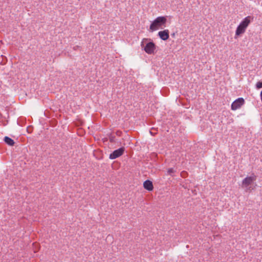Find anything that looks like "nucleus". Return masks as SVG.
I'll use <instances>...</instances> for the list:
<instances>
[{
  "label": "nucleus",
  "instance_id": "f257e3e1",
  "mask_svg": "<svg viewBox=\"0 0 262 262\" xmlns=\"http://www.w3.org/2000/svg\"><path fill=\"white\" fill-rule=\"evenodd\" d=\"M253 19V16H248L246 17L237 26L235 31V35L239 36L243 34L245 32L247 27L248 26L251 21Z\"/></svg>",
  "mask_w": 262,
  "mask_h": 262
},
{
  "label": "nucleus",
  "instance_id": "f03ea898",
  "mask_svg": "<svg viewBox=\"0 0 262 262\" xmlns=\"http://www.w3.org/2000/svg\"><path fill=\"white\" fill-rule=\"evenodd\" d=\"M167 19L164 16H159L157 17L150 24L149 29L152 32L162 28V26H165Z\"/></svg>",
  "mask_w": 262,
  "mask_h": 262
},
{
  "label": "nucleus",
  "instance_id": "7ed1b4c3",
  "mask_svg": "<svg viewBox=\"0 0 262 262\" xmlns=\"http://www.w3.org/2000/svg\"><path fill=\"white\" fill-rule=\"evenodd\" d=\"M147 40V38H144L141 42V46L142 48L144 49V50L146 53L148 54H153L156 48V46L154 42L150 41L147 43L146 45L144 46V42Z\"/></svg>",
  "mask_w": 262,
  "mask_h": 262
},
{
  "label": "nucleus",
  "instance_id": "20e7f679",
  "mask_svg": "<svg viewBox=\"0 0 262 262\" xmlns=\"http://www.w3.org/2000/svg\"><path fill=\"white\" fill-rule=\"evenodd\" d=\"M256 176L254 173H252L250 177H247L242 181V186L244 187H248L254 181H256Z\"/></svg>",
  "mask_w": 262,
  "mask_h": 262
},
{
  "label": "nucleus",
  "instance_id": "39448f33",
  "mask_svg": "<svg viewBox=\"0 0 262 262\" xmlns=\"http://www.w3.org/2000/svg\"><path fill=\"white\" fill-rule=\"evenodd\" d=\"M124 151L125 148L123 147H121L116 150H115L110 155L109 158L112 160L115 159L122 156L124 154Z\"/></svg>",
  "mask_w": 262,
  "mask_h": 262
},
{
  "label": "nucleus",
  "instance_id": "423d86ee",
  "mask_svg": "<svg viewBox=\"0 0 262 262\" xmlns=\"http://www.w3.org/2000/svg\"><path fill=\"white\" fill-rule=\"evenodd\" d=\"M245 100L243 98H238L236 99L231 104V109L236 110L241 107L244 104Z\"/></svg>",
  "mask_w": 262,
  "mask_h": 262
},
{
  "label": "nucleus",
  "instance_id": "0eeeda50",
  "mask_svg": "<svg viewBox=\"0 0 262 262\" xmlns=\"http://www.w3.org/2000/svg\"><path fill=\"white\" fill-rule=\"evenodd\" d=\"M169 30L166 29L163 31H159L158 32V36L162 40L165 41L167 40L169 37Z\"/></svg>",
  "mask_w": 262,
  "mask_h": 262
},
{
  "label": "nucleus",
  "instance_id": "6e6552de",
  "mask_svg": "<svg viewBox=\"0 0 262 262\" xmlns=\"http://www.w3.org/2000/svg\"><path fill=\"white\" fill-rule=\"evenodd\" d=\"M143 187L144 189L148 191H152L154 189L152 182L149 180H147L144 182Z\"/></svg>",
  "mask_w": 262,
  "mask_h": 262
},
{
  "label": "nucleus",
  "instance_id": "1a4fd4ad",
  "mask_svg": "<svg viewBox=\"0 0 262 262\" xmlns=\"http://www.w3.org/2000/svg\"><path fill=\"white\" fill-rule=\"evenodd\" d=\"M4 141L9 146H13L15 143L13 139L7 136L5 137Z\"/></svg>",
  "mask_w": 262,
  "mask_h": 262
},
{
  "label": "nucleus",
  "instance_id": "9d476101",
  "mask_svg": "<svg viewBox=\"0 0 262 262\" xmlns=\"http://www.w3.org/2000/svg\"><path fill=\"white\" fill-rule=\"evenodd\" d=\"M175 172V170L173 168H170L168 169L167 172L168 174L171 175L172 173H174Z\"/></svg>",
  "mask_w": 262,
  "mask_h": 262
},
{
  "label": "nucleus",
  "instance_id": "9b49d317",
  "mask_svg": "<svg viewBox=\"0 0 262 262\" xmlns=\"http://www.w3.org/2000/svg\"><path fill=\"white\" fill-rule=\"evenodd\" d=\"M256 87L257 89H259L262 88V82L258 81L256 84Z\"/></svg>",
  "mask_w": 262,
  "mask_h": 262
},
{
  "label": "nucleus",
  "instance_id": "f8f14e48",
  "mask_svg": "<svg viewBox=\"0 0 262 262\" xmlns=\"http://www.w3.org/2000/svg\"><path fill=\"white\" fill-rule=\"evenodd\" d=\"M260 98H261V99L262 100V91L260 92Z\"/></svg>",
  "mask_w": 262,
  "mask_h": 262
},
{
  "label": "nucleus",
  "instance_id": "ddd939ff",
  "mask_svg": "<svg viewBox=\"0 0 262 262\" xmlns=\"http://www.w3.org/2000/svg\"><path fill=\"white\" fill-rule=\"evenodd\" d=\"M171 35H172V36H174V33L172 34H171Z\"/></svg>",
  "mask_w": 262,
  "mask_h": 262
},
{
  "label": "nucleus",
  "instance_id": "4468645a",
  "mask_svg": "<svg viewBox=\"0 0 262 262\" xmlns=\"http://www.w3.org/2000/svg\"><path fill=\"white\" fill-rule=\"evenodd\" d=\"M150 133L152 135H154L151 132H150Z\"/></svg>",
  "mask_w": 262,
  "mask_h": 262
}]
</instances>
